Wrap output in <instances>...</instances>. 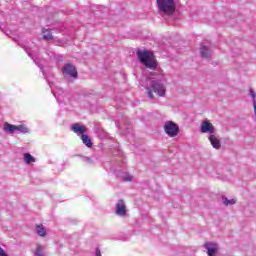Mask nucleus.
<instances>
[{"mask_svg":"<svg viewBox=\"0 0 256 256\" xmlns=\"http://www.w3.org/2000/svg\"><path fill=\"white\" fill-rule=\"evenodd\" d=\"M204 246L207 249L208 256H215V253H217V250L219 249L217 244L213 242H207Z\"/></svg>","mask_w":256,"mask_h":256,"instance_id":"nucleus-9","label":"nucleus"},{"mask_svg":"<svg viewBox=\"0 0 256 256\" xmlns=\"http://www.w3.org/2000/svg\"><path fill=\"white\" fill-rule=\"evenodd\" d=\"M200 55L201 57H203L204 59H207V57H209V48L207 47H202L200 50Z\"/></svg>","mask_w":256,"mask_h":256,"instance_id":"nucleus-16","label":"nucleus"},{"mask_svg":"<svg viewBox=\"0 0 256 256\" xmlns=\"http://www.w3.org/2000/svg\"><path fill=\"white\" fill-rule=\"evenodd\" d=\"M151 89L153 93H157L159 97H165V86H163V84L153 82L151 84Z\"/></svg>","mask_w":256,"mask_h":256,"instance_id":"nucleus-8","label":"nucleus"},{"mask_svg":"<svg viewBox=\"0 0 256 256\" xmlns=\"http://www.w3.org/2000/svg\"><path fill=\"white\" fill-rule=\"evenodd\" d=\"M24 162L26 163V165L35 163V157H33L30 153H25L24 154Z\"/></svg>","mask_w":256,"mask_h":256,"instance_id":"nucleus-15","label":"nucleus"},{"mask_svg":"<svg viewBox=\"0 0 256 256\" xmlns=\"http://www.w3.org/2000/svg\"><path fill=\"white\" fill-rule=\"evenodd\" d=\"M116 215H119V217H127V206H125V201L122 199L116 204Z\"/></svg>","mask_w":256,"mask_h":256,"instance_id":"nucleus-4","label":"nucleus"},{"mask_svg":"<svg viewBox=\"0 0 256 256\" xmlns=\"http://www.w3.org/2000/svg\"><path fill=\"white\" fill-rule=\"evenodd\" d=\"M125 181H131V178H126Z\"/></svg>","mask_w":256,"mask_h":256,"instance_id":"nucleus-24","label":"nucleus"},{"mask_svg":"<svg viewBox=\"0 0 256 256\" xmlns=\"http://www.w3.org/2000/svg\"><path fill=\"white\" fill-rule=\"evenodd\" d=\"M164 131L168 137H177L179 135V125L173 121H167L164 124Z\"/></svg>","mask_w":256,"mask_h":256,"instance_id":"nucleus-3","label":"nucleus"},{"mask_svg":"<svg viewBox=\"0 0 256 256\" xmlns=\"http://www.w3.org/2000/svg\"><path fill=\"white\" fill-rule=\"evenodd\" d=\"M254 112H255V115H256V102L254 101Z\"/></svg>","mask_w":256,"mask_h":256,"instance_id":"nucleus-23","label":"nucleus"},{"mask_svg":"<svg viewBox=\"0 0 256 256\" xmlns=\"http://www.w3.org/2000/svg\"><path fill=\"white\" fill-rule=\"evenodd\" d=\"M209 141L214 149H221V140L215 134L209 136Z\"/></svg>","mask_w":256,"mask_h":256,"instance_id":"nucleus-10","label":"nucleus"},{"mask_svg":"<svg viewBox=\"0 0 256 256\" xmlns=\"http://www.w3.org/2000/svg\"><path fill=\"white\" fill-rule=\"evenodd\" d=\"M34 255H35V256H45V255H43V246H42V245H38V246L36 247V250H35V252H34Z\"/></svg>","mask_w":256,"mask_h":256,"instance_id":"nucleus-18","label":"nucleus"},{"mask_svg":"<svg viewBox=\"0 0 256 256\" xmlns=\"http://www.w3.org/2000/svg\"><path fill=\"white\" fill-rule=\"evenodd\" d=\"M155 75H157L156 73H152L148 76V79H154Z\"/></svg>","mask_w":256,"mask_h":256,"instance_id":"nucleus-22","label":"nucleus"},{"mask_svg":"<svg viewBox=\"0 0 256 256\" xmlns=\"http://www.w3.org/2000/svg\"><path fill=\"white\" fill-rule=\"evenodd\" d=\"M137 57L140 63H143L145 67L148 69H157V58H155V54L149 50H138Z\"/></svg>","mask_w":256,"mask_h":256,"instance_id":"nucleus-1","label":"nucleus"},{"mask_svg":"<svg viewBox=\"0 0 256 256\" xmlns=\"http://www.w3.org/2000/svg\"><path fill=\"white\" fill-rule=\"evenodd\" d=\"M200 131L201 133H210V135H213L215 134V126H213L209 121H204L201 124Z\"/></svg>","mask_w":256,"mask_h":256,"instance_id":"nucleus-7","label":"nucleus"},{"mask_svg":"<svg viewBox=\"0 0 256 256\" xmlns=\"http://www.w3.org/2000/svg\"><path fill=\"white\" fill-rule=\"evenodd\" d=\"M250 95H251L252 99H254V101H255V97H256L255 91L250 90Z\"/></svg>","mask_w":256,"mask_h":256,"instance_id":"nucleus-21","label":"nucleus"},{"mask_svg":"<svg viewBox=\"0 0 256 256\" xmlns=\"http://www.w3.org/2000/svg\"><path fill=\"white\" fill-rule=\"evenodd\" d=\"M148 97H149V99H153V91H151V90H149L148 91Z\"/></svg>","mask_w":256,"mask_h":256,"instance_id":"nucleus-20","label":"nucleus"},{"mask_svg":"<svg viewBox=\"0 0 256 256\" xmlns=\"http://www.w3.org/2000/svg\"><path fill=\"white\" fill-rule=\"evenodd\" d=\"M62 72L64 73V75H68L69 77H77L78 75L77 68H75V66H73L72 64L64 65V67L62 68Z\"/></svg>","mask_w":256,"mask_h":256,"instance_id":"nucleus-5","label":"nucleus"},{"mask_svg":"<svg viewBox=\"0 0 256 256\" xmlns=\"http://www.w3.org/2000/svg\"><path fill=\"white\" fill-rule=\"evenodd\" d=\"M16 131H20V133H29V128L25 125H16Z\"/></svg>","mask_w":256,"mask_h":256,"instance_id":"nucleus-17","label":"nucleus"},{"mask_svg":"<svg viewBox=\"0 0 256 256\" xmlns=\"http://www.w3.org/2000/svg\"><path fill=\"white\" fill-rule=\"evenodd\" d=\"M4 131L6 133H15L16 131V125L9 124V123H4Z\"/></svg>","mask_w":256,"mask_h":256,"instance_id":"nucleus-14","label":"nucleus"},{"mask_svg":"<svg viewBox=\"0 0 256 256\" xmlns=\"http://www.w3.org/2000/svg\"><path fill=\"white\" fill-rule=\"evenodd\" d=\"M156 3L158 10L163 15L171 16L175 13V9H177L175 0H156Z\"/></svg>","mask_w":256,"mask_h":256,"instance_id":"nucleus-2","label":"nucleus"},{"mask_svg":"<svg viewBox=\"0 0 256 256\" xmlns=\"http://www.w3.org/2000/svg\"><path fill=\"white\" fill-rule=\"evenodd\" d=\"M42 35L44 41H51L53 39V33H51V30L43 29Z\"/></svg>","mask_w":256,"mask_h":256,"instance_id":"nucleus-13","label":"nucleus"},{"mask_svg":"<svg viewBox=\"0 0 256 256\" xmlns=\"http://www.w3.org/2000/svg\"><path fill=\"white\" fill-rule=\"evenodd\" d=\"M36 232L40 237H45L47 235V230L43 224L36 225Z\"/></svg>","mask_w":256,"mask_h":256,"instance_id":"nucleus-12","label":"nucleus"},{"mask_svg":"<svg viewBox=\"0 0 256 256\" xmlns=\"http://www.w3.org/2000/svg\"><path fill=\"white\" fill-rule=\"evenodd\" d=\"M224 205H235L237 203L235 199H227L226 197L223 198Z\"/></svg>","mask_w":256,"mask_h":256,"instance_id":"nucleus-19","label":"nucleus"},{"mask_svg":"<svg viewBox=\"0 0 256 256\" xmlns=\"http://www.w3.org/2000/svg\"><path fill=\"white\" fill-rule=\"evenodd\" d=\"M82 143L86 145V147L91 148L93 147V142L91 141V138L87 134H84L81 136Z\"/></svg>","mask_w":256,"mask_h":256,"instance_id":"nucleus-11","label":"nucleus"},{"mask_svg":"<svg viewBox=\"0 0 256 256\" xmlns=\"http://www.w3.org/2000/svg\"><path fill=\"white\" fill-rule=\"evenodd\" d=\"M71 129L78 137H83L87 133V126H80L79 123L72 124Z\"/></svg>","mask_w":256,"mask_h":256,"instance_id":"nucleus-6","label":"nucleus"}]
</instances>
